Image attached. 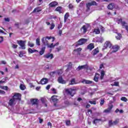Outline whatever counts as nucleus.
<instances>
[{"instance_id":"f257e3e1","label":"nucleus","mask_w":128,"mask_h":128,"mask_svg":"<svg viewBox=\"0 0 128 128\" xmlns=\"http://www.w3.org/2000/svg\"><path fill=\"white\" fill-rule=\"evenodd\" d=\"M93 27L97 28L93 30V34H100V29L102 32H104V28L100 25L98 24V22H94Z\"/></svg>"},{"instance_id":"f03ea898","label":"nucleus","mask_w":128,"mask_h":128,"mask_svg":"<svg viewBox=\"0 0 128 128\" xmlns=\"http://www.w3.org/2000/svg\"><path fill=\"white\" fill-rule=\"evenodd\" d=\"M52 36H46V38H43L42 39V42L44 44V46H48V48H54V44H51L50 45L48 44V40H51Z\"/></svg>"},{"instance_id":"7ed1b4c3","label":"nucleus","mask_w":128,"mask_h":128,"mask_svg":"<svg viewBox=\"0 0 128 128\" xmlns=\"http://www.w3.org/2000/svg\"><path fill=\"white\" fill-rule=\"evenodd\" d=\"M86 42H88V40L85 38H80L78 42L75 43L74 46L76 48H78V46H82V44H84Z\"/></svg>"},{"instance_id":"20e7f679","label":"nucleus","mask_w":128,"mask_h":128,"mask_svg":"<svg viewBox=\"0 0 128 128\" xmlns=\"http://www.w3.org/2000/svg\"><path fill=\"white\" fill-rule=\"evenodd\" d=\"M65 92L67 94H69L71 96H74V94H76V90L72 88L66 89Z\"/></svg>"},{"instance_id":"39448f33","label":"nucleus","mask_w":128,"mask_h":128,"mask_svg":"<svg viewBox=\"0 0 128 128\" xmlns=\"http://www.w3.org/2000/svg\"><path fill=\"white\" fill-rule=\"evenodd\" d=\"M17 42L20 46V48H22V50H26V41L20 40H17Z\"/></svg>"},{"instance_id":"423d86ee","label":"nucleus","mask_w":128,"mask_h":128,"mask_svg":"<svg viewBox=\"0 0 128 128\" xmlns=\"http://www.w3.org/2000/svg\"><path fill=\"white\" fill-rule=\"evenodd\" d=\"M86 6L87 8L86 12H90V6H96V2L95 1H92L90 2L87 3Z\"/></svg>"},{"instance_id":"0eeeda50","label":"nucleus","mask_w":128,"mask_h":128,"mask_svg":"<svg viewBox=\"0 0 128 128\" xmlns=\"http://www.w3.org/2000/svg\"><path fill=\"white\" fill-rule=\"evenodd\" d=\"M88 28H90V25L88 24H86L82 26L81 28V30L82 31L83 34H86V32H88Z\"/></svg>"},{"instance_id":"6e6552de","label":"nucleus","mask_w":128,"mask_h":128,"mask_svg":"<svg viewBox=\"0 0 128 128\" xmlns=\"http://www.w3.org/2000/svg\"><path fill=\"white\" fill-rule=\"evenodd\" d=\"M30 102L32 106H36V108H38V99H31Z\"/></svg>"},{"instance_id":"1a4fd4ad","label":"nucleus","mask_w":128,"mask_h":128,"mask_svg":"<svg viewBox=\"0 0 128 128\" xmlns=\"http://www.w3.org/2000/svg\"><path fill=\"white\" fill-rule=\"evenodd\" d=\"M108 108L104 110V112L106 114H110L112 112V108H114V105L110 104L108 105Z\"/></svg>"},{"instance_id":"9d476101","label":"nucleus","mask_w":128,"mask_h":128,"mask_svg":"<svg viewBox=\"0 0 128 128\" xmlns=\"http://www.w3.org/2000/svg\"><path fill=\"white\" fill-rule=\"evenodd\" d=\"M111 50L110 52V54H114V52H116L118 50V46H114L111 47Z\"/></svg>"},{"instance_id":"9b49d317","label":"nucleus","mask_w":128,"mask_h":128,"mask_svg":"<svg viewBox=\"0 0 128 128\" xmlns=\"http://www.w3.org/2000/svg\"><path fill=\"white\" fill-rule=\"evenodd\" d=\"M16 104V101L14 98H11L9 102H8V106H14Z\"/></svg>"},{"instance_id":"f8f14e48","label":"nucleus","mask_w":128,"mask_h":128,"mask_svg":"<svg viewBox=\"0 0 128 128\" xmlns=\"http://www.w3.org/2000/svg\"><path fill=\"white\" fill-rule=\"evenodd\" d=\"M20 96H22V95H20V94L18 93H15V94L13 96L12 98H14V100L16 102L17 100H20Z\"/></svg>"},{"instance_id":"ddd939ff","label":"nucleus","mask_w":128,"mask_h":128,"mask_svg":"<svg viewBox=\"0 0 128 128\" xmlns=\"http://www.w3.org/2000/svg\"><path fill=\"white\" fill-rule=\"evenodd\" d=\"M116 20L118 24H121L122 26H126V22H122V18L120 19L117 18L116 19Z\"/></svg>"},{"instance_id":"4468645a","label":"nucleus","mask_w":128,"mask_h":128,"mask_svg":"<svg viewBox=\"0 0 128 128\" xmlns=\"http://www.w3.org/2000/svg\"><path fill=\"white\" fill-rule=\"evenodd\" d=\"M82 48H78L76 50H74L73 51L72 54H77L80 56V52H82Z\"/></svg>"},{"instance_id":"2eb2a0df","label":"nucleus","mask_w":128,"mask_h":128,"mask_svg":"<svg viewBox=\"0 0 128 128\" xmlns=\"http://www.w3.org/2000/svg\"><path fill=\"white\" fill-rule=\"evenodd\" d=\"M45 58H50V60H52L54 58V54H52L48 53L44 55Z\"/></svg>"},{"instance_id":"dca6fc26","label":"nucleus","mask_w":128,"mask_h":128,"mask_svg":"<svg viewBox=\"0 0 128 128\" xmlns=\"http://www.w3.org/2000/svg\"><path fill=\"white\" fill-rule=\"evenodd\" d=\"M58 81L60 84H66V80H64L62 76L58 77Z\"/></svg>"},{"instance_id":"f3484780","label":"nucleus","mask_w":128,"mask_h":128,"mask_svg":"<svg viewBox=\"0 0 128 128\" xmlns=\"http://www.w3.org/2000/svg\"><path fill=\"white\" fill-rule=\"evenodd\" d=\"M48 82V78H43L40 80V84H46Z\"/></svg>"},{"instance_id":"a211bd4d","label":"nucleus","mask_w":128,"mask_h":128,"mask_svg":"<svg viewBox=\"0 0 128 128\" xmlns=\"http://www.w3.org/2000/svg\"><path fill=\"white\" fill-rule=\"evenodd\" d=\"M58 96H52V102H54V104H56V102H58Z\"/></svg>"},{"instance_id":"6ab92c4d","label":"nucleus","mask_w":128,"mask_h":128,"mask_svg":"<svg viewBox=\"0 0 128 128\" xmlns=\"http://www.w3.org/2000/svg\"><path fill=\"white\" fill-rule=\"evenodd\" d=\"M98 78H100V74L96 73L94 78V80L98 82Z\"/></svg>"},{"instance_id":"aec40b11","label":"nucleus","mask_w":128,"mask_h":128,"mask_svg":"<svg viewBox=\"0 0 128 128\" xmlns=\"http://www.w3.org/2000/svg\"><path fill=\"white\" fill-rule=\"evenodd\" d=\"M56 6H58V2L54 1L49 4V6L51 8H54Z\"/></svg>"},{"instance_id":"412c9836","label":"nucleus","mask_w":128,"mask_h":128,"mask_svg":"<svg viewBox=\"0 0 128 128\" xmlns=\"http://www.w3.org/2000/svg\"><path fill=\"white\" fill-rule=\"evenodd\" d=\"M82 82L83 84H92V81L86 80V79H84L82 80Z\"/></svg>"},{"instance_id":"4be33fe9","label":"nucleus","mask_w":128,"mask_h":128,"mask_svg":"<svg viewBox=\"0 0 128 128\" xmlns=\"http://www.w3.org/2000/svg\"><path fill=\"white\" fill-rule=\"evenodd\" d=\"M104 47L105 48H112V44L108 41H107L104 44Z\"/></svg>"},{"instance_id":"5701e85b","label":"nucleus","mask_w":128,"mask_h":128,"mask_svg":"<svg viewBox=\"0 0 128 128\" xmlns=\"http://www.w3.org/2000/svg\"><path fill=\"white\" fill-rule=\"evenodd\" d=\"M94 48V44H90L87 46L88 50H92V48Z\"/></svg>"},{"instance_id":"b1692460","label":"nucleus","mask_w":128,"mask_h":128,"mask_svg":"<svg viewBox=\"0 0 128 128\" xmlns=\"http://www.w3.org/2000/svg\"><path fill=\"white\" fill-rule=\"evenodd\" d=\"M68 16H70V14H68V12L66 13L64 16V22H66V20H68Z\"/></svg>"},{"instance_id":"393cba45","label":"nucleus","mask_w":128,"mask_h":128,"mask_svg":"<svg viewBox=\"0 0 128 128\" xmlns=\"http://www.w3.org/2000/svg\"><path fill=\"white\" fill-rule=\"evenodd\" d=\"M88 66L86 65L78 66L77 70H84V68H86Z\"/></svg>"},{"instance_id":"a878e982","label":"nucleus","mask_w":128,"mask_h":128,"mask_svg":"<svg viewBox=\"0 0 128 128\" xmlns=\"http://www.w3.org/2000/svg\"><path fill=\"white\" fill-rule=\"evenodd\" d=\"M38 52V50H32L31 48H28V52L29 54H34V52Z\"/></svg>"},{"instance_id":"bb28decb","label":"nucleus","mask_w":128,"mask_h":128,"mask_svg":"<svg viewBox=\"0 0 128 128\" xmlns=\"http://www.w3.org/2000/svg\"><path fill=\"white\" fill-rule=\"evenodd\" d=\"M99 51H98V48H96L92 51V55L93 56H96V54H98Z\"/></svg>"},{"instance_id":"cd10ccee","label":"nucleus","mask_w":128,"mask_h":128,"mask_svg":"<svg viewBox=\"0 0 128 128\" xmlns=\"http://www.w3.org/2000/svg\"><path fill=\"white\" fill-rule=\"evenodd\" d=\"M42 12V9L40 7L35 8L33 10V12Z\"/></svg>"},{"instance_id":"c85d7f7f","label":"nucleus","mask_w":128,"mask_h":128,"mask_svg":"<svg viewBox=\"0 0 128 128\" xmlns=\"http://www.w3.org/2000/svg\"><path fill=\"white\" fill-rule=\"evenodd\" d=\"M44 50H46V47H42L41 50L39 52V54L40 56H42V54L44 53Z\"/></svg>"},{"instance_id":"c756f323","label":"nucleus","mask_w":128,"mask_h":128,"mask_svg":"<svg viewBox=\"0 0 128 128\" xmlns=\"http://www.w3.org/2000/svg\"><path fill=\"white\" fill-rule=\"evenodd\" d=\"M100 119H94L93 122H92V124H98V122H100Z\"/></svg>"},{"instance_id":"7c9ffc66","label":"nucleus","mask_w":128,"mask_h":128,"mask_svg":"<svg viewBox=\"0 0 128 128\" xmlns=\"http://www.w3.org/2000/svg\"><path fill=\"white\" fill-rule=\"evenodd\" d=\"M108 10H112V8H114V4H110L108 5Z\"/></svg>"},{"instance_id":"2f4dec72","label":"nucleus","mask_w":128,"mask_h":128,"mask_svg":"<svg viewBox=\"0 0 128 128\" xmlns=\"http://www.w3.org/2000/svg\"><path fill=\"white\" fill-rule=\"evenodd\" d=\"M76 80L74 78H72L69 84L70 86H72V84H76Z\"/></svg>"},{"instance_id":"473e14b6","label":"nucleus","mask_w":128,"mask_h":128,"mask_svg":"<svg viewBox=\"0 0 128 128\" xmlns=\"http://www.w3.org/2000/svg\"><path fill=\"white\" fill-rule=\"evenodd\" d=\"M104 71L102 70L100 72V80H102L104 78Z\"/></svg>"},{"instance_id":"72a5a7b5","label":"nucleus","mask_w":128,"mask_h":128,"mask_svg":"<svg viewBox=\"0 0 128 128\" xmlns=\"http://www.w3.org/2000/svg\"><path fill=\"white\" fill-rule=\"evenodd\" d=\"M50 76H56V71L50 72Z\"/></svg>"},{"instance_id":"f704fd0d","label":"nucleus","mask_w":128,"mask_h":128,"mask_svg":"<svg viewBox=\"0 0 128 128\" xmlns=\"http://www.w3.org/2000/svg\"><path fill=\"white\" fill-rule=\"evenodd\" d=\"M56 12H58L60 14H62V7L60 6H58L56 8Z\"/></svg>"},{"instance_id":"c9c22d12","label":"nucleus","mask_w":128,"mask_h":128,"mask_svg":"<svg viewBox=\"0 0 128 128\" xmlns=\"http://www.w3.org/2000/svg\"><path fill=\"white\" fill-rule=\"evenodd\" d=\"M56 75L58 74V76H60L62 74V70H58L56 71Z\"/></svg>"},{"instance_id":"e433bc0d","label":"nucleus","mask_w":128,"mask_h":128,"mask_svg":"<svg viewBox=\"0 0 128 128\" xmlns=\"http://www.w3.org/2000/svg\"><path fill=\"white\" fill-rule=\"evenodd\" d=\"M28 46H30V48H34V43H31L30 42H28Z\"/></svg>"},{"instance_id":"4c0bfd02","label":"nucleus","mask_w":128,"mask_h":128,"mask_svg":"<svg viewBox=\"0 0 128 128\" xmlns=\"http://www.w3.org/2000/svg\"><path fill=\"white\" fill-rule=\"evenodd\" d=\"M116 40H120L122 38V34L118 33V36H116Z\"/></svg>"},{"instance_id":"58836bf2","label":"nucleus","mask_w":128,"mask_h":128,"mask_svg":"<svg viewBox=\"0 0 128 128\" xmlns=\"http://www.w3.org/2000/svg\"><path fill=\"white\" fill-rule=\"evenodd\" d=\"M20 88L22 90H26V86L22 84H21L20 85Z\"/></svg>"},{"instance_id":"ea45409f","label":"nucleus","mask_w":128,"mask_h":128,"mask_svg":"<svg viewBox=\"0 0 128 128\" xmlns=\"http://www.w3.org/2000/svg\"><path fill=\"white\" fill-rule=\"evenodd\" d=\"M120 122V120L118 119H116V120H115L114 122H113V124L114 126L116 125V124H118Z\"/></svg>"},{"instance_id":"a19ab883","label":"nucleus","mask_w":128,"mask_h":128,"mask_svg":"<svg viewBox=\"0 0 128 128\" xmlns=\"http://www.w3.org/2000/svg\"><path fill=\"white\" fill-rule=\"evenodd\" d=\"M104 100L103 98H101L100 102V106H104Z\"/></svg>"},{"instance_id":"79ce46f5","label":"nucleus","mask_w":128,"mask_h":128,"mask_svg":"<svg viewBox=\"0 0 128 128\" xmlns=\"http://www.w3.org/2000/svg\"><path fill=\"white\" fill-rule=\"evenodd\" d=\"M24 53L22 51H20V54H19V56L20 58H22L24 56Z\"/></svg>"},{"instance_id":"37998d69","label":"nucleus","mask_w":128,"mask_h":128,"mask_svg":"<svg viewBox=\"0 0 128 128\" xmlns=\"http://www.w3.org/2000/svg\"><path fill=\"white\" fill-rule=\"evenodd\" d=\"M36 44L37 46H40V38H38L36 40Z\"/></svg>"},{"instance_id":"c03bdc74","label":"nucleus","mask_w":128,"mask_h":128,"mask_svg":"<svg viewBox=\"0 0 128 128\" xmlns=\"http://www.w3.org/2000/svg\"><path fill=\"white\" fill-rule=\"evenodd\" d=\"M88 102L90 104H96V100L89 101Z\"/></svg>"},{"instance_id":"a18cd8bd","label":"nucleus","mask_w":128,"mask_h":128,"mask_svg":"<svg viewBox=\"0 0 128 128\" xmlns=\"http://www.w3.org/2000/svg\"><path fill=\"white\" fill-rule=\"evenodd\" d=\"M120 100L122 101V102H128V99L126 98V97H122Z\"/></svg>"},{"instance_id":"49530a36","label":"nucleus","mask_w":128,"mask_h":128,"mask_svg":"<svg viewBox=\"0 0 128 128\" xmlns=\"http://www.w3.org/2000/svg\"><path fill=\"white\" fill-rule=\"evenodd\" d=\"M54 26H56V25L54 23H52L50 25V30H54Z\"/></svg>"},{"instance_id":"de8ad7c7","label":"nucleus","mask_w":128,"mask_h":128,"mask_svg":"<svg viewBox=\"0 0 128 128\" xmlns=\"http://www.w3.org/2000/svg\"><path fill=\"white\" fill-rule=\"evenodd\" d=\"M66 126H70V120H66Z\"/></svg>"},{"instance_id":"09e8293b","label":"nucleus","mask_w":128,"mask_h":128,"mask_svg":"<svg viewBox=\"0 0 128 128\" xmlns=\"http://www.w3.org/2000/svg\"><path fill=\"white\" fill-rule=\"evenodd\" d=\"M108 124L109 126H114V122L112 120H109Z\"/></svg>"},{"instance_id":"8fccbe9b","label":"nucleus","mask_w":128,"mask_h":128,"mask_svg":"<svg viewBox=\"0 0 128 128\" xmlns=\"http://www.w3.org/2000/svg\"><path fill=\"white\" fill-rule=\"evenodd\" d=\"M120 83L118 82H114V84H112V86H118Z\"/></svg>"},{"instance_id":"3c124183","label":"nucleus","mask_w":128,"mask_h":128,"mask_svg":"<svg viewBox=\"0 0 128 128\" xmlns=\"http://www.w3.org/2000/svg\"><path fill=\"white\" fill-rule=\"evenodd\" d=\"M62 22H60L59 24H58V28L60 30V28H62Z\"/></svg>"},{"instance_id":"603ef678","label":"nucleus","mask_w":128,"mask_h":128,"mask_svg":"<svg viewBox=\"0 0 128 128\" xmlns=\"http://www.w3.org/2000/svg\"><path fill=\"white\" fill-rule=\"evenodd\" d=\"M12 48H18V45L16 44H12Z\"/></svg>"},{"instance_id":"864d4df0","label":"nucleus","mask_w":128,"mask_h":128,"mask_svg":"<svg viewBox=\"0 0 128 128\" xmlns=\"http://www.w3.org/2000/svg\"><path fill=\"white\" fill-rule=\"evenodd\" d=\"M0 94H6V92L2 90H0Z\"/></svg>"},{"instance_id":"5fc2aeb1","label":"nucleus","mask_w":128,"mask_h":128,"mask_svg":"<svg viewBox=\"0 0 128 128\" xmlns=\"http://www.w3.org/2000/svg\"><path fill=\"white\" fill-rule=\"evenodd\" d=\"M2 90H8V86H4L2 88Z\"/></svg>"},{"instance_id":"6e6d98bb","label":"nucleus","mask_w":128,"mask_h":128,"mask_svg":"<svg viewBox=\"0 0 128 128\" xmlns=\"http://www.w3.org/2000/svg\"><path fill=\"white\" fill-rule=\"evenodd\" d=\"M38 120H39L40 124H42V122H44V120L40 118H39Z\"/></svg>"},{"instance_id":"4d7b16f0","label":"nucleus","mask_w":128,"mask_h":128,"mask_svg":"<svg viewBox=\"0 0 128 128\" xmlns=\"http://www.w3.org/2000/svg\"><path fill=\"white\" fill-rule=\"evenodd\" d=\"M29 85L30 88H34V84H32V83L30 82Z\"/></svg>"},{"instance_id":"13d9d810","label":"nucleus","mask_w":128,"mask_h":128,"mask_svg":"<svg viewBox=\"0 0 128 128\" xmlns=\"http://www.w3.org/2000/svg\"><path fill=\"white\" fill-rule=\"evenodd\" d=\"M50 68V66L48 65H46L44 67V70H48Z\"/></svg>"},{"instance_id":"bf43d9fd","label":"nucleus","mask_w":128,"mask_h":128,"mask_svg":"<svg viewBox=\"0 0 128 128\" xmlns=\"http://www.w3.org/2000/svg\"><path fill=\"white\" fill-rule=\"evenodd\" d=\"M18 68H20V66L17 64V65H16V66H15V67H14V69L15 70H18Z\"/></svg>"},{"instance_id":"052dcab7","label":"nucleus","mask_w":128,"mask_h":128,"mask_svg":"<svg viewBox=\"0 0 128 128\" xmlns=\"http://www.w3.org/2000/svg\"><path fill=\"white\" fill-rule=\"evenodd\" d=\"M48 126H50V128H52V123H50V122H48Z\"/></svg>"},{"instance_id":"680f3d73","label":"nucleus","mask_w":128,"mask_h":128,"mask_svg":"<svg viewBox=\"0 0 128 128\" xmlns=\"http://www.w3.org/2000/svg\"><path fill=\"white\" fill-rule=\"evenodd\" d=\"M74 8V6H72V4H69V8Z\"/></svg>"},{"instance_id":"e2e57ef3","label":"nucleus","mask_w":128,"mask_h":128,"mask_svg":"<svg viewBox=\"0 0 128 128\" xmlns=\"http://www.w3.org/2000/svg\"><path fill=\"white\" fill-rule=\"evenodd\" d=\"M41 102H42V104H44V98H42Z\"/></svg>"},{"instance_id":"0e129e2a","label":"nucleus","mask_w":128,"mask_h":128,"mask_svg":"<svg viewBox=\"0 0 128 128\" xmlns=\"http://www.w3.org/2000/svg\"><path fill=\"white\" fill-rule=\"evenodd\" d=\"M50 88V85H48V86L46 87V90H48Z\"/></svg>"},{"instance_id":"69168bd1","label":"nucleus","mask_w":128,"mask_h":128,"mask_svg":"<svg viewBox=\"0 0 128 128\" xmlns=\"http://www.w3.org/2000/svg\"><path fill=\"white\" fill-rule=\"evenodd\" d=\"M6 22H10V18H4Z\"/></svg>"},{"instance_id":"338daca9","label":"nucleus","mask_w":128,"mask_h":128,"mask_svg":"<svg viewBox=\"0 0 128 128\" xmlns=\"http://www.w3.org/2000/svg\"><path fill=\"white\" fill-rule=\"evenodd\" d=\"M40 90V86H37L36 88V90Z\"/></svg>"},{"instance_id":"774afa93","label":"nucleus","mask_w":128,"mask_h":128,"mask_svg":"<svg viewBox=\"0 0 128 128\" xmlns=\"http://www.w3.org/2000/svg\"><path fill=\"white\" fill-rule=\"evenodd\" d=\"M82 98H78V99H77V100L78 102H80V100H82Z\"/></svg>"}]
</instances>
